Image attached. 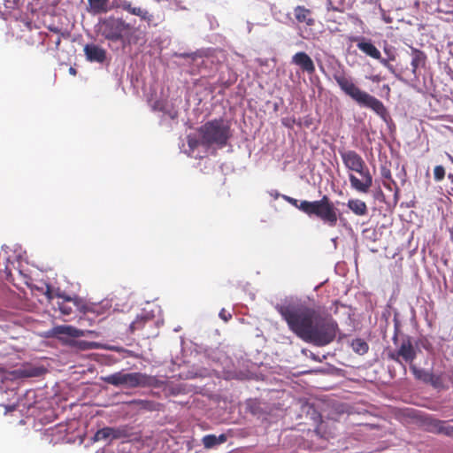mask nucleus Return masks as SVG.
Returning <instances> with one entry per match:
<instances>
[{
	"label": "nucleus",
	"instance_id": "nucleus-1",
	"mask_svg": "<svg viewBox=\"0 0 453 453\" xmlns=\"http://www.w3.org/2000/svg\"><path fill=\"white\" fill-rule=\"evenodd\" d=\"M280 313L289 329L306 342L323 347L336 337L338 324L330 314L306 306L286 307Z\"/></svg>",
	"mask_w": 453,
	"mask_h": 453
},
{
	"label": "nucleus",
	"instance_id": "nucleus-2",
	"mask_svg": "<svg viewBox=\"0 0 453 453\" xmlns=\"http://www.w3.org/2000/svg\"><path fill=\"white\" fill-rule=\"evenodd\" d=\"M282 197L310 218L315 217L330 227L337 225L338 209L326 195L316 201L303 200L299 202L297 199L285 195Z\"/></svg>",
	"mask_w": 453,
	"mask_h": 453
},
{
	"label": "nucleus",
	"instance_id": "nucleus-3",
	"mask_svg": "<svg viewBox=\"0 0 453 453\" xmlns=\"http://www.w3.org/2000/svg\"><path fill=\"white\" fill-rule=\"evenodd\" d=\"M334 79L343 91V93L349 96L361 107H365L374 111L382 119L386 120L388 112L385 105L375 96L360 89L352 81L350 77L344 73H336L334 74Z\"/></svg>",
	"mask_w": 453,
	"mask_h": 453
},
{
	"label": "nucleus",
	"instance_id": "nucleus-4",
	"mask_svg": "<svg viewBox=\"0 0 453 453\" xmlns=\"http://www.w3.org/2000/svg\"><path fill=\"white\" fill-rule=\"evenodd\" d=\"M340 155L346 169L357 173L361 179L353 173L349 174L350 186L359 193H368L372 186V175L363 157L355 150H341Z\"/></svg>",
	"mask_w": 453,
	"mask_h": 453
},
{
	"label": "nucleus",
	"instance_id": "nucleus-5",
	"mask_svg": "<svg viewBox=\"0 0 453 453\" xmlns=\"http://www.w3.org/2000/svg\"><path fill=\"white\" fill-rule=\"evenodd\" d=\"M198 133L200 143L205 147L224 148L232 136L229 122L222 118L207 121L200 127Z\"/></svg>",
	"mask_w": 453,
	"mask_h": 453
},
{
	"label": "nucleus",
	"instance_id": "nucleus-6",
	"mask_svg": "<svg viewBox=\"0 0 453 453\" xmlns=\"http://www.w3.org/2000/svg\"><path fill=\"white\" fill-rule=\"evenodd\" d=\"M98 33L107 41L120 42L123 45L130 44L134 27L119 18L108 17L98 24Z\"/></svg>",
	"mask_w": 453,
	"mask_h": 453
},
{
	"label": "nucleus",
	"instance_id": "nucleus-7",
	"mask_svg": "<svg viewBox=\"0 0 453 453\" xmlns=\"http://www.w3.org/2000/svg\"><path fill=\"white\" fill-rule=\"evenodd\" d=\"M101 380L114 387L124 386L128 388H134L154 386L157 380L155 377L146 373L117 372L107 376H102Z\"/></svg>",
	"mask_w": 453,
	"mask_h": 453
},
{
	"label": "nucleus",
	"instance_id": "nucleus-8",
	"mask_svg": "<svg viewBox=\"0 0 453 453\" xmlns=\"http://www.w3.org/2000/svg\"><path fill=\"white\" fill-rule=\"evenodd\" d=\"M417 357V351L414 348L412 342L410 337L403 339L400 346L395 351L388 353V358L403 365L404 373H406V366L403 364V361L409 364L410 366L413 365L414 360Z\"/></svg>",
	"mask_w": 453,
	"mask_h": 453
},
{
	"label": "nucleus",
	"instance_id": "nucleus-9",
	"mask_svg": "<svg viewBox=\"0 0 453 453\" xmlns=\"http://www.w3.org/2000/svg\"><path fill=\"white\" fill-rule=\"evenodd\" d=\"M83 51L88 62L103 64L107 59L106 50L97 44L88 43L84 46Z\"/></svg>",
	"mask_w": 453,
	"mask_h": 453
},
{
	"label": "nucleus",
	"instance_id": "nucleus-10",
	"mask_svg": "<svg viewBox=\"0 0 453 453\" xmlns=\"http://www.w3.org/2000/svg\"><path fill=\"white\" fill-rule=\"evenodd\" d=\"M291 63L297 65L303 73L313 74L316 71L311 58L303 51L296 52L291 58Z\"/></svg>",
	"mask_w": 453,
	"mask_h": 453
},
{
	"label": "nucleus",
	"instance_id": "nucleus-11",
	"mask_svg": "<svg viewBox=\"0 0 453 453\" xmlns=\"http://www.w3.org/2000/svg\"><path fill=\"white\" fill-rule=\"evenodd\" d=\"M411 49V73L414 76L418 75V69H425L427 63V56L426 54L412 46H410Z\"/></svg>",
	"mask_w": 453,
	"mask_h": 453
},
{
	"label": "nucleus",
	"instance_id": "nucleus-12",
	"mask_svg": "<svg viewBox=\"0 0 453 453\" xmlns=\"http://www.w3.org/2000/svg\"><path fill=\"white\" fill-rule=\"evenodd\" d=\"M53 333L55 335L60 336V335H67L73 338H78L81 336H86L88 334H95V331L91 330H81L78 329L73 326H57L53 327Z\"/></svg>",
	"mask_w": 453,
	"mask_h": 453
},
{
	"label": "nucleus",
	"instance_id": "nucleus-13",
	"mask_svg": "<svg viewBox=\"0 0 453 453\" xmlns=\"http://www.w3.org/2000/svg\"><path fill=\"white\" fill-rule=\"evenodd\" d=\"M294 16L299 24H305L307 27H312L315 24L312 12L303 5L294 8Z\"/></svg>",
	"mask_w": 453,
	"mask_h": 453
},
{
	"label": "nucleus",
	"instance_id": "nucleus-14",
	"mask_svg": "<svg viewBox=\"0 0 453 453\" xmlns=\"http://www.w3.org/2000/svg\"><path fill=\"white\" fill-rule=\"evenodd\" d=\"M355 41L357 42V49L363 53L374 59L380 58V50L370 41H366L365 38H357Z\"/></svg>",
	"mask_w": 453,
	"mask_h": 453
},
{
	"label": "nucleus",
	"instance_id": "nucleus-15",
	"mask_svg": "<svg viewBox=\"0 0 453 453\" xmlns=\"http://www.w3.org/2000/svg\"><path fill=\"white\" fill-rule=\"evenodd\" d=\"M380 173H381V177H382V183H383V186L390 190V191H394V195H395V197L397 199L398 198V195L400 193V189L395 182V180L392 178V174H391V171L386 167V166H382L380 168Z\"/></svg>",
	"mask_w": 453,
	"mask_h": 453
},
{
	"label": "nucleus",
	"instance_id": "nucleus-16",
	"mask_svg": "<svg viewBox=\"0 0 453 453\" xmlns=\"http://www.w3.org/2000/svg\"><path fill=\"white\" fill-rule=\"evenodd\" d=\"M410 369L416 380H421L426 383H431L433 385L435 384V380L437 379H435L434 375L432 372H429L421 368H418L414 364L410 366Z\"/></svg>",
	"mask_w": 453,
	"mask_h": 453
},
{
	"label": "nucleus",
	"instance_id": "nucleus-17",
	"mask_svg": "<svg viewBox=\"0 0 453 453\" xmlns=\"http://www.w3.org/2000/svg\"><path fill=\"white\" fill-rule=\"evenodd\" d=\"M313 433L318 438L322 439L323 442L334 435L332 427L327 422L322 419H320Z\"/></svg>",
	"mask_w": 453,
	"mask_h": 453
},
{
	"label": "nucleus",
	"instance_id": "nucleus-18",
	"mask_svg": "<svg viewBox=\"0 0 453 453\" xmlns=\"http://www.w3.org/2000/svg\"><path fill=\"white\" fill-rule=\"evenodd\" d=\"M44 368L36 366H23L16 370L15 373L21 378L39 377L44 373Z\"/></svg>",
	"mask_w": 453,
	"mask_h": 453
},
{
	"label": "nucleus",
	"instance_id": "nucleus-19",
	"mask_svg": "<svg viewBox=\"0 0 453 453\" xmlns=\"http://www.w3.org/2000/svg\"><path fill=\"white\" fill-rule=\"evenodd\" d=\"M347 206L354 214L357 216H365L368 211L366 203L359 199L349 200Z\"/></svg>",
	"mask_w": 453,
	"mask_h": 453
},
{
	"label": "nucleus",
	"instance_id": "nucleus-20",
	"mask_svg": "<svg viewBox=\"0 0 453 453\" xmlns=\"http://www.w3.org/2000/svg\"><path fill=\"white\" fill-rule=\"evenodd\" d=\"M444 423L445 421L443 420H439L433 418H426L424 420V424L426 426V430L430 433L437 434H441Z\"/></svg>",
	"mask_w": 453,
	"mask_h": 453
},
{
	"label": "nucleus",
	"instance_id": "nucleus-21",
	"mask_svg": "<svg viewBox=\"0 0 453 453\" xmlns=\"http://www.w3.org/2000/svg\"><path fill=\"white\" fill-rule=\"evenodd\" d=\"M152 320V316L148 312H142L130 325V331L134 333L135 330L142 329L146 323Z\"/></svg>",
	"mask_w": 453,
	"mask_h": 453
},
{
	"label": "nucleus",
	"instance_id": "nucleus-22",
	"mask_svg": "<svg viewBox=\"0 0 453 453\" xmlns=\"http://www.w3.org/2000/svg\"><path fill=\"white\" fill-rule=\"evenodd\" d=\"M65 432V426H57L54 427H50L46 430L45 434L47 436L52 437L50 441L53 443H58L60 440L64 439V433Z\"/></svg>",
	"mask_w": 453,
	"mask_h": 453
},
{
	"label": "nucleus",
	"instance_id": "nucleus-23",
	"mask_svg": "<svg viewBox=\"0 0 453 453\" xmlns=\"http://www.w3.org/2000/svg\"><path fill=\"white\" fill-rule=\"evenodd\" d=\"M226 441V436L225 434H220L219 436L215 434H208L203 438V443L206 449H211L216 445L224 443Z\"/></svg>",
	"mask_w": 453,
	"mask_h": 453
},
{
	"label": "nucleus",
	"instance_id": "nucleus-24",
	"mask_svg": "<svg viewBox=\"0 0 453 453\" xmlns=\"http://www.w3.org/2000/svg\"><path fill=\"white\" fill-rule=\"evenodd\" d=\"M121 8L127 12L138 16L142 19H146L148 18V12L142 9L141 7H134L130 2L124 1L121 4Z\"/></svg>",
	"mask_w": 453,
	"mask_h": 453
},
{
	"label": "nucleus",
	"instance_id": "nucleus-25",
	"mask_svg": "<svg viewBox=\"0 0 453 453\" xmlns=\"http://www.w3.org/2000/svg\"><path fill=\"white\" fill-rule=\"evenodd\" d=\"M133 403L135 404L139 410L147 411H159L160 403L150 400H134Z\"/></svg>",
	"mask_w": 453,
	"mask_h": 453
},
{
	"label": "nucleus",
	"instance_id": "nucleus-26",
	"mask_svg": "<svg viewBox=\"0 0 453 453\" xmlns=\"http://www.w3.org/2000/svg\"><path fill=\"white\" fill-rule=\"evenodd\" d=\"M70 303H73L74 305H77L78 299L72 297H64L61 302L58 303V309L62 314L70 315L73 313V307L70 305Z\"/></svg>",
	"mask_w": 453,
	"mask_h": 453
},
{
	"label": "nucleus",
	"instance_id": "nucleus-27",
	"mask_svg": "<svg viewBox=\"0 0 453 453\" xmlns=\"http://www.w3.org/2000/svg\"><path fill=\"white\" fill-rule=\"evenodd\" d=\"M111 441L113 440L125 439L130 435L127 426L110 427Z\"/></svg>",
	"mask_w": 453,
	"mask_h": 453
},
{
	"label": "nucleus",
	"instance_id": "nucleus-28",
	"mask_svg": "<svg viewBox=\"0 0 453 453\" xmlns=\"http://www.w3.org/2000/svg\"><path fill=\"white\" fill-rule=\"evenodd\" d=\"M94 13H103L108 11L109 0H88Z\"/></svg>",
	"mask_w": 453,
	"mask_h": 453
},
{
	"label": "nucleus",
	"instance_id": "nucleus-29",
	"mask_svg": "<svg viewBox=\"0 0 453 453\" xmlns=\"http://www.w3.org/2000/svg\"><path fill=\"white\" fill-rule=\"evenodd\" d=\"M351 348L353 351L356 352L357 354L364 355L367 353L369 349V345L365 340L357 338L351 342Z\"/></svg>",
	"mask_w": 453,
	"mask_h": 453
},
{
	"label": "nucleus",
	"instance_id": "nucleus-30",
	"mask_svg": "<svg viewBox=\"0 0 453 453\" xmlns=\"http://www.w3.org/2000/svg\"><path fill=\"white\" fill-rule=\"evenodd\" d=\"M93 441L111 442L110 426L96 431L92 438Z\"/></svg>",
	"mask_w": 453,
	"mask_h": 453
},
{
	"label": "nucleus",
	"instance_id": "nucleus-31",
	"mask_svg": "<svg viewBox=\"0 0 453 453\" xmlns=\"http://www.w3.org/2000/svg\"><path fill=\"white\" fill-rule=\"evenodd\" d=\"M72 345L81 350L94 349L98 347L96 342L87 341H73Z\"/></svg>",
	"mask_w": 453,
	"mask_h": 453
},
{
	"label": "nucleus",
	"instance_id": "nucleus-32",
	"mask_svg": "<svg viewBox=\"0 0 453 453\" xmlns=\"http://www.w3.org/2000/svg\"><path fill=\"white\" fill-rule=\"evenodd\" d=\"M445 176V169L442 165H436L434 169V177L436 180H443Z\"/></svg>",
	"mask_w": 453,
	"mask_h": 453
},
{
	"label": "nucleus",
	"instance_id": "nucleus-33",
	"mask_svg": "<svg viewBox=\"0 0 453 453\" xmlns=\"http://www.w3.org/2000/svg\"><path fill=\"white\" fill-rule=\"evenodd\" d=\"M441 434L453 438V426L448 425L447 422L445 421L444 426L442 427Z\"/></svg>",
	"mask_w": 453,
	"mask_h": 453
},
{
	"label": "nucleus",
	"instance_id": "nucleus-34",
	"mask_svg": "<svg viewBox=\"0 0 453 453\" xmlns=\"http://www.w3.org/2000/svg\"><path fill=\"white\" fill-rule=\"evenodd\" d=\"M48 29L55 34L60 35L61 36L67 37L69 35L63 33L62 30L55 26H49Z\"/></svg>",
	"mask_w": 453,
	"mask_h": 453
},
{
	"label": "nucleus",
	"instance_id": "nucleus-35",
	"mask_svg": "<svg viewBox=\"0 0 453 453\" xmlns=\"http://www.w3.org/2000/svg\"><path fill=\"white\" fill-rule=\"evenodd\" d=\"M219 315L220 319H222L226 322L228 321L232 318V315L230 313H228L225 309H222L219 311Z\"/></svg>",
	"mask_w": 453,
	"mask_h": 453
},
{
	"label": "nucleus",
	"instance_id": "nucleus-36",
	"mask_svg": "<svg viewBox=\"0 0 453 453\" xmlns=\"http://www.w3.org/2000/svg\"><path fill=\"white\" fill-rule=\"evenodd\" d=\"M380 63L387 67L388 69L392 71V65L389 64V61L386 58H381V54L380 53V58L378 59Z\"/></svg>",
	"mask_w": 453,
	"mask_h": 453
},
{
	"label": "nucleus",
	"instance_id": "nucleus-37",
	"mask_svg": "<svg viewBox=\"0 0 453 453\" xmlns=\"http://www.w3.org/2000/svg\"><path fill=\"white\" fill-rule=\"evenodd\" d=\"M115 350L118 351V352H120V353H125L127 354V357H135V355L134 354V352L132 350H129V349H123V348H115Z\"/></svg>",
	"mask_w": 453,
	"mask_h": 453
},
{
	"label": "nucleus",
	"instance_id": "nucleus-38",
	"mask_svg": "<svg viewBox=\"0 0 453 453\" xmlns=\"http://www.w3.org/2000/svg\"><path fill=\"white\" fill-rule=\"evenodd\" d=\"M60 43H61V35H59V36L57 38V40L55 42L56 50H58Z\"/></svg>",
	"mask_w": 453,
	"mask_h": 453
},
{
	"label": "nucleus",
	"instance_id": "nucleus-39",
	"mask_svg": "<svg viewBox=\"0 0 453 453\" xmlns=\"http://www.w3.org/2000/svg\"><path fill=\"white\" fill-rule=\"evenodd\" d=\"M69 71H70V73H71L72 74H75V73H76V70H75L74 68H73V67H71V68L69 69Z\"/></svg>",
	"mask_w": 453,
	"mask_h": 453
},
{
	"label": "nucleus",
	"instance_id": "nucleus-40",
	"mask_svg": "<svg viewBox=\"0 0 453 453\" xmlns=\"http://www.w3.org/2000/svg\"><path fill=\"white\" fill-rule=\"evenodd\" d=\"M395 55H390L389 58H388V61L391 60V61H394L395 60Z\"/></svg>",
	"mask_w": 453,
	"mask_h": 453
},
{
	"label": "nucleus",
	"instance_id": "nucleus-41",
	"mask_svg": "<svg viewBox=\"0 0 453 453\" xmlns=\"http://www.w3.org/2000/svg\"><path fill=\"white\" fill-rule=\"evenodd\" d=\"M393 341H394L395 343H396V341H397V335L396 334L393 337Z\"/></svg>",
	"mask_w": 453,
	"mask_h": 453
},
{
	"label": "nucleus",
	"instance_id": "nucleus-42",
	"mask_svg": "<svg viewBox=\"0 0 453 453\" xmlns=\"http://www.w3.org/2000/svg\"><path fill=\"white\" fill-rule=\"evenodd\" d=\"M449 178L453 180V175L452 174H449Z\"/></svg>",
	"mask_w": 453,
	"mask_h": 453
},
{
	"label": "nucleus",
	"instance_id": "nucleus-43",
	"mask_svg": "<svg viewBox=\"0 0 453 453\" xmlns=\"http://www.w3.org/2000/svg\"><path fill=\"white\" fill-rule=\"evenodd\" d=\"M325 446H320L319 448H316L315 449H324Z\"/></svg>",
	"mask_w": 453,
	"mask_h": 453
}]
</instances>
